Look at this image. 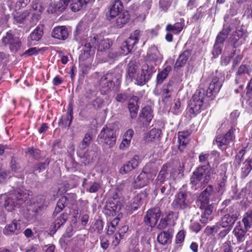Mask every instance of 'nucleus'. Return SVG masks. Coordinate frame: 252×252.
<instances>
[{
  "label": "nucleus",
  "instance_id": "24",
  "mask_svg": "<svg viewBox=\"0 0 252 252\" xmlns=\"http://www.w3.org/2000/svg\"><path fill=\"white\" fill-rule=\"evenodd\" d=\"M174 234V230L172 228H168L159 233L157 237V241L162 245H165L171 242Z\"/></svg>",
  "mask_w": 252,
  "mask_h": 252
},
{
  "label": "nucleus",
  "instance_id": "19",
  "mask_svg": "<svg viewBox=\"0 0 252 252\" xmlns=\"http://www.w3.org/2000/svg\"><path fill=\"white\" fill-rule=\"evenodd\" d=\"M239 214L237 211H233L231 215L230 214V210L229 213L225 215L221 218L220 221V225L223 228H228L231 229L232 225L234 224Z\"/></svg>",
  "mask_w": 252,
  "mask_h": 252
},
{
  "label": "nucleus",
  "instance_id": "61",
  "mask_svg": "<svg viewBox=\"0 0 252 252\" xmlns=\"http://www.w3.org/2000/svg\"><path fill=\"white\" fill-rule=\"evenodd\" d=\"M222 45L219 44L215 43L214 46V49L212 51V54L215 57L218 56L221 53Z\"/></svg>",
  "mask_w": 252,
  "mask_h": 252
},
{
  "label": "nucleus",
  "instance_id": "54",
  "mask_svg": "<svg viewBox=\"0 0 252 252\" xmlns=\"http://www.w3.org/2000/svg\"><path fill=\"white\" fill-rule=\"evenodd\" d=\"M172 83L169 82L163 88L161 91V94L163 98H167L170 97L171 92L172 91Z\"/></svg>",
  "mask_w": 252,
  "mask_h": 252
},
{
  "label": "nucleus",
  "instance_id": "27",
  "mask_svg": "<svg viewBox=\"0 0 252 252\" xmlns=\"http://www.w3.org/2000/svg\"><path fill=\"white\" fill-rule=\"evenodd\" d=\"M137 103L138 97L136 96H134L130 98L128 103V109L131 118H135L137 116L139 109Z\"/></svg>",
  "mask_w": 252,
  "mask_h": 252
},
{
  "label": "nucleus",
  "instance_id": "52",
  "mask_svg": "<svg viewBox=\"0 0 252 252\" xmlns=\"http://www.w3.org/2000/svg\"><path fill=\"white\" fill-rule=\"evenodd\" d=\"M70 1V7L74 12L78 11L85 5L79 0H71Z\"/></svg>",
  "mask_w": 252,
  "mask_h": 252
},
{
  "label": "nucleus",
  "instance_id": "11",
  "mask_svg": "<svg viewBox=\"0 0 252 252\" xmlns=\"http://www.w3.org/2000/svg\"><path fill=\"white\" fill-rule=\"evenodd\" d=\"M2 40L5 45H9L10 49L13 52L17 51L21 45L19 38L14 36L11 31L6 32V35L3 37Z\"/></svg>",
  "mask_w": 252,
  "mask_h": 252
},
{
  "label": "nucleus",
  "instance_id": "64",
  "mask_svg": "<svg viewBox=\"0 0 252 252\" xmlns=\"http://www.w3.org/2000/svg\"><path fill=\"white\" fill-rule=\"evenodd\" d=\"M127 98L128 95L126 93L118 94L116 97V100L120 102H125Z\"/></svg>",
  "mask_w": 252,
  "mask_h": 252
},
{
  "label": "nucleus",
  "instance_id": "1",
  "mask_svg": "<svg viewBox=\"0 0 252 252\" xmlns=\"http://www.w3.org/2000/svg\"><path fill=\"white\" fill-rule=\"evenodd\" d=\"M28 196V194L20 189L12 193L1 195L0 197V212L3 211V208L12 212L19 208L27 200Z\"/></svg>",
  "mask_w": 252,
  "mask_h": 252
},
{
  "label": "nucleus",
  "instance_id": "9",
  "mask_svg": "<svg viewBox=\"0 0 252 252\" xmlns=\"http://www.w3.org/2000/svg\"><path fill=\"white\" fill-rule=\"evenodd\" d=\"M190 194L187 191H180L175 195L171 206L176 210H182L187 208L191 203L189 198Z\"/></svg>",
  "mask_w": 252,
  "mask_h": 252
},
{
  "label": "nucleus",
  "instance_id": "18",
  "mask_svg": "<svg viewBox=\"0 0 252 252\" xmlns=\"http://www.w3.org/2000/svg\"><path fill=\"white\" fill-rule=\"evenodd\" d=\"M252 71V66L250 65L242 64L238 68L236 73V77L235 82L236 84H239V89L242 90L243 88V81L244 79L241 77L245 74H250Z\"/></svg>",
  "mask_w": 252,
  "mask_h": 252
},
{
  "label": "nucleus",
  "instance_id": "31",
  "mask_svg": "<svg viewBox=\"0 0 252 252\" xmlns=\"http://www.w3.org/2000/svg\"><path fill=\"white\" fill-rule=\"evenodd\" d=\"M121 210L120 205H116L114 202H107L105 205V213L109 216H115Z\"/></svg>",
  "mask_w": 252,
  "mask_h": 252
},
{
  "label": "nucleus",
  "instance_id": "20",
  "mask_svg": "<svg viewBox=\"0 0 252 252\" xmlns=\"http://www.w3.org/2000/svg\"><path fill=\"white\" fill-rule=\"evenodd\" d=\"M222 83L219 81V78L216 76L214 77L206 91V95L211 97L212 95H216L219 92Z\"/></svg>",
  "mask_w": 252,
  "mask_h": 252
},
{
  "label": "nucleus",
  "instance_id": "28",
  "mask_svg": "<svg viewBox=\"0 0 252 252\" xmlns=\"http://www.w3.org/2000/svg\"><path fill=\"white\" fill-rule=\"evenodd\" d=\"M68 218L67 213H63L58 217L51 225V232L55 233L56 230L64 224Z\"/></svg>",
  "mask_w": 252,
  "mask_h": 252
},
{
  "label": "nucleus",
  "instance_id": "6",
  "mask_svg": "<svg viewBox=\"0 0 252 252\" xmlns=\"http://www.w3.org/2000/svg\"><path fill=\"white\" fill-rule=\"evenodd\" d=\"M150 165H146L143 170L134 179L133 185L135 189H141L146 186L149 180L156 175V170H149Z\"/></svg>",
  "mask_w": 252,
  "mask_h": 252
},
{
  "label": "nucleus",
  "instance_id": "36",
  "mask_svg": "<svg viewBox=\"0 0 252 252\" xmlns=\"http://www.w3.org/2000/svg\"><path fill=\"white\" fill-rule=\"evenodd\" d=\"M43 31L38 26L30 34L28 37V40L31 42V44H34V42L39 41L42 37Z\"/></svg>",
  "mask_w": 252,
  "mask_h": 252
},
{
  "label": "nucleus",
  "instance_id": "53",
  "mask_svg": "<svg viewBox=\"0 0 252 252\" xmlns=\"http://www.w3.org/2000/svg\"><path fill=\"white\" fill-rule=\"evenodd\" d=\"M171 111L173 113L176 115L181 113L182 108L181 107V101L179 99L174 100L171 106Z\"/></svg>",
  "mask_w": 252,
  "mask_h": 252
},
{
  "label": "nucleus",
  "instance_id": "48",
  "mask_svg": "<svg viewBox=\"0 0 252 252\" xmlns=\"http://www.w3.org/2000/svg\"><path fill=\"white\" fill-rule=\"evenodd\" d=\"M169 167L170 165L167 164H164L162 166L157 178L158 181L162 183L165 181Z\"/></svg>",
  "mask_w": 252,
  "mask_h": 252
},
{
  "label": "nucleus",
  "instance_id": "8",
  "mask_svg": "<svg viewBox=\"0 0 252 252\" xmlns=\"http://www.w3.org/2000/svg\"><path fill=\"white\" fill-rule=\"evenodd\" d=\"M98 140L103 145L108 146L111 148L116 144V137L115 132L111 128L105 126L98 135Z\"/></svg>",
  "mask_w": 252,
  "mask_h": 252
},
{
  "label": "nucleus",
  "instance_id": "25",
  "mask_svg": "<svg viewBox=\"0 0 252 252\" xmlns=\"http://www.w3.org/2000/svg\"><path fill=\"white\" fill-rule=\"evenodd\" d=\"M52 35L55 38L65 40L68 36V30L64 26L56 27L54 28Z\"/></svg>",
  "mask_w": 252,
  "mask_h": 252
},
{
  "label": "nucleus",
  "instance_id": "60",
  "mask_svg": "<svg viewBox=\"0 0 252 252\" xmlns=\"http://www.w3.org/2000/svg\"><path fill=\"white\" fill-rule=\"evenodd\" d=\"M129 249L132 252H139L140 250L138 247V240L137 238L131 240V244L129 246Z\"/></svg>",
  "mask_w": 252,
  "mask_h": 252
},
{
  "label": "nucleus",
  "instance_id": "16",
  "mask_svg": "<svg viewBox=\"0 0 252 252\" xmlns=\"http://www.w3.org/2000/svg\"><path fill=\"white\" fill-rule=\"evenodd\" d=\"M161 216V211L158 208L150 209L145 218V221L152 227H154Z\"/></svg>",
  "mask_w": 252,
  "mask_h": 252
},
{
  "label": "nucleus",
  "instance_id": "32",
  "mask_svg": "<svg viewBox=\"0 0 252 252\" xmlns=\"http://www.w3.org/2000/svg\"><path fill=\"white\" fill-rule=\"evenodd\" d=\"M70 0H60L58 3H51L50 10L52 13L58 11H63L67 6Z\"/></svg>",
  "mask_w": 252,
  "mask_h": 252
},
{
  "label": "nucleus",
  "instance_id": "46",
  "mask_svg": "<svg viewBox=\"0 0 252 252\" xmlns=\"http://www.w3.org/2000/svg\"><path fill=\"white\" fill-rule=\"evenodd\" d=\"M171 67L170 65H167L157 75V80L158 84H161L164 80L166 79L168 73L170 71Z\"/></svg>",
  "mask_w": 252,
  "mask_h": 252
},
{
  "label": "nucleus",
  "instance_id": "15",
  "mask_svg": "<svg viewBox=\"0 0 252 252\" xmlns=\"http://www.w3.org/2000/svg\"><path fill=\"white\" fill-rule=\"evenodd\" d=\"M215 191L213 190V186L211 185L208 186L198 198V205L199 207H204L206 206H212V205H209V203L210 197L213 195Z\"/></svg>",
  "mask_w": 252,
  "mask_h": 252
},
{
  "label": "nucleus",
  "instance_id": "57",
  "mask_svg": "<svg viewBox=\"0 0 252 252\" xmlns=\"http://www.w3.org/2000/svg\"><path fill=\"white\" fill-rule=\"evenodd\" d=\"M26 153L33 158L37 159L39 157L40 152L38 149H34L33 147H29L26 149Z\"/></svg>",
  "mask_w": 252,
  "mask_h": 252
},
{
  "label": "nucleus",
  "instance_id": "63",
  "mask_svg": "<svg viewBox=\"0 0 252 252\" xmlns=\"http://www.w3.org/2000/svg\"><path fill=\"white\" fill-rule=\"evenodd\" d=\"M168 216H166L164 218H161L159 223L157 227L159 229H164L168 224Z\"/></svg>",
  "mask_w": 252,
  "mask_h": 252
},
{
  "label": "nucleus",
  "instance_id": "30",
  "mask_svg": "<svg viewBox=\"0 0 252 252\" xmlns=\"http://www.w3.org/2000/svg\"><path fill=\"white\" fill-rule=\"evenodd\" d=\"M116 20L115 25L118 28H121L124 27L129 21L130 16L126 11L118 14Z\"/></svg>",
  "mask_w": 252,
  "mask_h": 252
},
{
  "label": "nucleus",
  "instance_id": "33",
  "mask_svg": "<svg viewBox=\"0 0 252 252\" xmlns=\"http://www.w3.org/2000/svg\"><path fill=\"white\" fill-rule=\"evenodd\" d=\"M138 69V66L136 62L134 61H130L127 65L126 78L131 81L132 79H135Z\"/></svg>",
  "mask_w": 252,
  "mask_h": 252
},
{
  "label": "nucleus",
  "instance_id": "55",
  "mask_svg": "<svg viewBox=\"0 0 252 252\" xmlns=\"http://www.w3.org/2000/svg\"><path fill=\"white\" fill-rule=\"evenodd\" d=\"M172 0H159V8L161 11L166 12L171 5Z\"/></svg>",
  "mask_w": 252,
  "mask_h": 252
},
{
  "label": "nucleus",
  "instance_id": "21",
  "mask_svg": "<svg viewBox=\"0 0 252 252\" xmlns=\"http://www.w3.org/2000/svg\"><path fill=\"white\" fill-rule=\"evenodd\" d=\"M139 163V157L135 155L129 161L124 164L120 169L122 174H125L138 167Z\"/></svg>",
  "mask_w": 252,
  "mask_h": 252
},
{
  "label": "nucleus",
  "instance_id": "2",
  "mask_svg": "<svg viewBox=\"0 0 252 252\" xmlns=\"http://www.w3.org/2000/svg\"><path fill=\"white\" fill-rule=\"evenodd\" d=\"M121 76L113 73H107L103 75L99 80V88L102 94H109L115 86L120 84Z\"/></svg>",
  "mask_w": 252,
  "mask_h": 252
},
{
  "label": "nucleus",
  "instance_id": "17",
  "mask_svg": "<svg viewBox=\"0 0 252 252\" xmlns=\"http://www.w3.org/2000/svg\"><path fill=\"white\" fill-rule=\"evenodd\" d=\"M51 0H38L37 2L33 4L32 8L36 12L33 14L32 17V22L35 24L39 18V14L48 6L50 3Z\"/></svg>",
  "mask_w": 252,
  "mask_h": 252
},
{
  "label": "nucleus",
  "instance_id": "37",
  "mask_svg": "<svg viewBox=\"0 0 252 252\" xmlns=\"http://www.w3.org/2000/svg\"><path fill=\"white\" fill-rule=\"evenodd\" d=\"M247 231L246 229L244 230L240 224L236 225L234 228L233 233L239 243L244 241Z\"/></svg>",
  "mask_w": 252,
  "mask_h": 252
},
{
  "label": "nucleus",
  "instance_id": "14",
  "mask_svg": "<svg viewBox=\"0 0 252 252\" xmlns=\"http://www.w3.org/2000/svg\"><path fill=\"white\" fill-rule=\"evenodd\" d=\"M162 56L158 48L154 45L152 46L147 52L146 62L157 65L161 63Z\"/></svg>",
  "mask_w": 252,
  "mask_h": 252
},
{
  "label": "nucleus",
  "instance_id": "26",
  "mask_svg": "<svg viewBox=\"0 0 252 252\" xmlns=\"http://www.w3.org/2000/svg\"><path fill=\"white\" fill-rule=\"evenodd\" d=\"M20 229V223L19 220H13L12 222L6 225L3 229V233L6 235H12L17 234Z\"/></svg>",
  "mask_w": 252,
  "mask_h": 252
},
{
  "label": "nucleus",
  "instance_id": "45",
  "mask_svg": "<svg viewBox=\"0 0 252 252\" xmlns=\"http://www.w3.org/2000/svg\"><path fill=\"white\" fill-rule=\"evenodd\" d=\"M230 31V27H226V29L224 28L217 36L215 43L223 45V43L227 38Z\"/></svg>",
  "mask_w": 252,
  "mask_h": 252
},
{
  "label": "nucleus",
  "instance_id": "7",
  "mask_svg": "<svg viewBox=\"0 0 252 252\" xmlns=\"http://www.w3.org/2000/svg\"><path fill=\"white\" fill-rule=\"evenodd\" d=\"M205 98V90L201 88L197 90L189 104V112L193 114L200 112Z\"/></svg>",
  "mask_w": 252,
  "mask_h": 252
},
{
  "label": "nucleus",
  "instance_id": "59",
  "mask_svg": "<svg viewBox=\"0 0 252 252\" xmlns=\"http://www.w3.org/2000/svg\"><path fill=\"white\" fill-rule=\"evenodd\" d=\"M49 162L46 161L44 162L39 163L34 165L33 167L34 171H38V172L45 169Z\"/></svg>",
  "mask_w": 252,
  "mask_h": 252
},
{
  "label": "nucleus",
  "instance_id": "40",
  "mask_svg": "<svg viewBox=\"0 0 252 252\" xmlns=\"http://www.w3.org/2000/svg\"><path fill=\"white\" fill-rule=\"evenodd\" d=\"M252 169V159L248 158L243 162L241 168V176L246 178Z\"/></svg>",
  "mask_w": 252,
  "mask_h": 252
},
{
  "label": "nucleus",
  "instance_id": "58",
  "mask_svg": "<svg viewBox=\"0 0 252 252\" xmlns=\"http://www.w3.org/2000/svg\"><path fill=\"white\" fill-rule=\"evenodd\" d=\"M222 252H233V247L230 240L223 243L221 247Z\"/></svg>",
  "mask_w": 252,
  "mask_h": 252
},
{
  "label": "nucleus",
  "instance_id": "43",
  "mask_svg": "<svg viewBox=\"0 0 252 252\" xmlns=\"http://www.w3.org/2000/svg\"><path fill=\"white\" fill-rule=\"evenodd\" d=\"M242 221L244 223L245 229H249L252 226V209L249 210L244 216Z\"/></svg>",
  "mask_w": 252,
  "mask_h": 252
},
{
  "label": "nucleus",
  "instance_id": "22",
  "mask_svg": "<svg viewBox=\"0 0 252 252\" xmlns=\"http://www.w3.org/2000/svg\"><path fill=\"white\" fill-rule=\"evenodd\" d=\"M83 52L79 56V60L85 61L90 57V56L94 53L95 50L94 47L88 38L83 46L82 49Z\"/></svg>",
  "mask_w": 252,
  "mask_h": 252
},
{
  "label": "nucleus",
  "instance_id": "56",
  "mask_svg": "<svg viewBox=\"0 0 252 252\" xmlns=\"http://www.w3.org/2000/svg\"><path fill=\"white\" fill-rule=\"evenodd\" d=\"M73 118V110L72 108L71 107H69L68 109V111L67 113V115L65 117V118H62V119L63 121H64L65 125L69 126L71 123V121Z\"/></svg>",
  "mask_w": 252,
  "mask_h": 252
},
{
  "label": "nucleus",
  "instance_id": "44",
  "mask_svg": "<svg viewBox=\"0 0 252 252\" xmlns=\"http://www.w3.org/2000/svg\"><path fill=\"white\" fill-rule=\"evenodd\" d=\"M147 194L145 192H141L140 193L138 194L135 197L133 198V208L134 209H136L140 205L142 204V203L145 200V198L147 197Z\"/></svg>",
  "mask_w": 252,
  "mask_h": 252
},
{
  "label": "nucleus",
  "instance_id": "50",
  "mask_svg": "<svg viewBox=\"0 0 252 252\" xmlns=\"http://www.w3.org/2000/svg\"><path fill=\"white\" fill-rule=\"evenodd\" d=\"M92 140V135L91 133H86L79 145V147L81 150L86 149L91 143Z\"/></svg>",
  "mask_w": 252,
  "mask_h": 252
},
{
  "label": "nucleus",
  "instance_id": "23",
  "mask_svg": "<svg viewBox=\"0 0 252 252\" xmlns=\"http://www.w3.org/2000/svg\"><path fill=\"white\" fill-rule=\"evenodd\" d=\"M190 133L188 130L179 131L178 134L179 146L178 149L183 152L185 149L187 144L189 140Z\"/></svg>",
  "mask_w": 252,
  "mask_h": 252
},
{
  "label": "nucleus",
  "instance_id": "3",
  "mask_svg": "<svg viewBox=\"0 0 252 252\" xmlns=\"http://www.w3.org/2000/svg\"><path fill=\"white\" fill-rule=\"evenodd\" d=\"M213 173V169L211 168L209 165L199 166L193 172L190 177V183L195 187V189H196V186L203 179L202 184L205 185L210 181Z\"/></svg>",
  "mask_w": 252,
  "mask_h": 252
},
{
  "label": "nucleus",
  "instance_id": "4",
  "mask_svg": "<svg viewBox=\"0 0 252 252\" xmlns=\"http://www.w3.org/2000/svg\"><path fill=\"white\" fill-rule=\"evenodd\" d=\"M27 206V211L29 216L28 219H32L36 214L47 207L48 202L46 199L44 195H38L32 198Z\"/></svg>",
  "mask_w": 252,
  "mask_h": 252
},
{
  "label": "nucleus",
  "instance_id": "35",
  "mask_svg": "<svg viewBox=\"0 0 252 252\" xmlns=\"http://www.w3.org/2000/svg\"><path fill=\"white\" fill-rule=\"evenodd\" d=\"M69 196H65L64 195L61 197L57 202L56 207L53 213V215H57L60 213L64 207L67 206V201H69Z\"/></svg>",
  "mask_w": 252,
  "mask_h": 252
},
{
  "label": "nucleus",
  "instance_id": "13",
  "mask_svg": "<svg viewBox=\"0 0 252 252\" xmlns=\"http://www.w3.org/2000/svg\"><path fill=\"white\" fill-rule=\"evenodd\" d=\"M235 129L231 128L225 135H218L216 137V142L219 148L224 149L223 146H227L232 142L235 138L234 134Z\"/></svg>",
  "mask_w": 252,
  "mask_h": 252
},
{
  "label": "nucleus",
  "instance_id": "41",
  "mask_svg": "<svg viewBox=\"0 0 252 252\" xmlns=\"http://www.w3.org/2000/svg\"><path fill=\"white\" fill-rule=\"evenodd\" d=\"M140 117L142 118H144L146 123H150L153 117V111L151 107L149 106L144 107L142 110Z\"/></svg>",
  "mask_w": 252,
  "mask_h": 252
},
{
  "label": "nucleus",
  "instance_id": "5",
  "mask_svg": "<svg viewBox=\"0 0 252 252\" xmlns=\"http://www.w3.org/2000/svg\"><path fill=\"white\" fill-rule=\"evenodd\" d=\"M143 35V32L135 30L131 33L130 36L123 43L119 53H116V55L112 57L117 58L121 55H127L132 51Z\"/></svg>",
  "mask_w": 252,
  "mask_h": 252
},
{
  "label": "nucleus",
  "instance_id": "38",
  "mask_svg": "<svg viewBox=\"0 0 252 252\" xmlns=\"http://www.w3.org/2000/svg\"><path fill=\"white\" fill-rule=\"evenodd\" d=\"M184 26L183 22H177L174 25L168 24L166 27V31L178 34L182 31Z\"/></svg>",
  "mask_w": 252,
  "mask_h": 252
},
{
  "label": "nucleus",
  "instance_id": "29",
  "mask_svg": "<svg viewBox=\"0 0 252 252\" xmlns=\"http://www.w3.org/2000/svg\"><path fill=\"white\" fill-rule=\"evenodd\" d=\"M191 55V52L187 50L184 51L179 57L176 61L174 68L179 69L180 67L184 65L187 63L189 57Z\"/></svg>",
  "mask_w": 252,
  "mask_h": 252
},
{
  "label": "nucleus",
  "instance_id": "51",
  "mask_svg": "<svg viewBox=\"0 0 252 252\" xmlns=\"http://www.w3.org/2000/svg\"><path fill=\"white\" fill-rule=\"evenodd\" d=\"M134 79L138 85L142 86L150 79L142 72L140 74H136Z\"/></svg>",
  "mask_w": 252,
  "mask_h": 252
},
{
  "label": "nucleus",
  "instance_id": "49",
  "mask_svg": "<svg viewBox=\"0 0 252 252\" xmlns=\"http://www.w3.org/2000/svg\"><path fill=\"white\" fill-rule=\"evenodd\" d=\"M161 134V131L158 129L153 128L146 135V139L149 141L158 139Z\"/></svg>",
  "mask_w": 252,
  "mask_h": 252
},
{
  "label": "nucleus",
  "instance_id": "62",
  "mask_svg": "<svg viewBox=\"0 0 252 252\" xmlns=\"http://www.w3.org/2000/svg\"><path fill=\"white\" fill-rule=\"evenodd\" d=\"M103 228V222L100 220H96L93 226V228L94 230L96 231L98 233H100L102 230Z\"/></svg>",
  "mask_w": 252,
  "mask_h": 252
},
{
  "label": "nucleus",
  "instance_id": "10",
  "mask_svg": "<svg viewBox=\"0 0 252 252\" xmlns=\"http://www.w3.org/2000/svg\"><path fill=\"white\" fill-rule=\"evenodd\" d=\"M89 39L94 47V50H97L98 52H102L109 49L112 44L111 41L108 38H104L101 35L93 34Z\"/></svg>",
  "mask_w": 252,
  "mask_h": 252
},
{
  "label": "nucleus",
  "instance_id": "34",
  "mask_svg": "<svg viewBox=\"0 0 252 252\" xmlns=\"http://www.w3.org/2000/svg\"><path fill=\"white\" fill-rule=\"evenodd\" d=\"M200 209L204 210L201 215V218L200 221L202 223H206L208 222L210 219V216L213 212V206H206L204 207H199Z\"/></svg>",
  "mask_w": 252,
  "mask_h": 252
},
{
  "label": "nucleus",
  "instance_id": "47",
  "mask_svg": "<svg viewBox=\"0 0 252 252\" xmlns=\"http://www.w3.org/2000/svg\"><path fill=\"white\" fill-rule=\"evenodd\" d=\"M89 30V27L86 22H80L76 27V32L78 35H84Z\"/></svg>",
  "mask_w": 252,
  "mask_h": 252
},
{
  "label": "nucleus",
  "instance_id": "12",
  "mask_svg": "<svg viewBox=\"0 0 252 252\" xmlns=\"http://www.w3.org/2000/svg\"><path fill=\"white\" fill-rule=\"evenodd\" d=\"M123 8V3L121 0H111L108 6L107 18L109 20L114 19L120 13Z\"/></svg>",
  "mask_w": 252,
  "mask_h": 252
},
{
  "label": "nucleus",
  "instance_id": "42",
  "mask_svg": "<svg viewBox=\"0 0 252 252\" xmlns=\"http://www.w3.org/2000/svg\"><path fill=\"white\" fill-rule=\"evenodd\" d=\"M29 16V12L25 11L23 12H16L13 13V19L14 22L17 23H23L26 20L27 18Z\"/></svg>",
  "mask_w": 252,
  "mask_h": 252
},
{
  "label": "nucleus",
  "instance_id": "39",
  "mask_svg": "<svg viewBox=\"0 0 252 252\" xmlns=\"http://www.w3.org/2000/svg\"><path fill=\"white\" fill-rule=\"evenodd\" d=\"M155 66L152 63L146 62L142 66V72L151 79L152 75L156 71Z\"/></svg>",
  "mask_w": 252,
  "mask_h": 252
}]
</instances>
